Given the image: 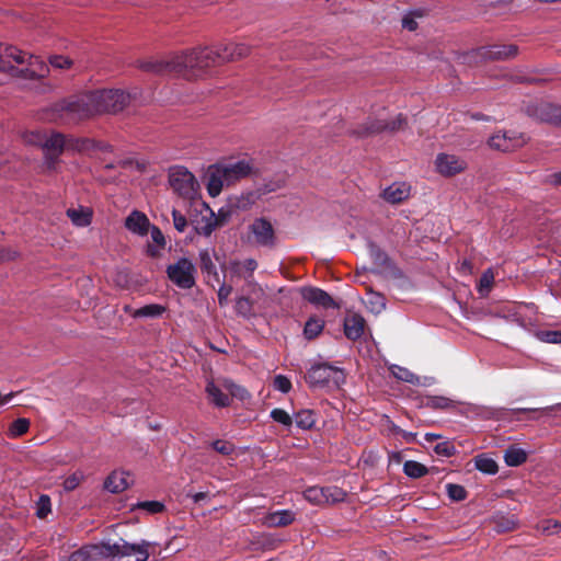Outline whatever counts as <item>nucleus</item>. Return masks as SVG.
Segmentation results:
<instances>
[{
  "label": "nucleus",
  "instance_id": "obj_15",
  "mask_svg": "<svg viewBox=\"0 0 561 561\" xmlns=\"http://www.w3.org/2000/svg\"><path fill=\"white\" fill-rule=\"evenodd\" d=\"M301 297L317 306V307H323L324 309L329 308H340V305L334 301V299L323 289L318 287H302L301 290Z\"/></svg>",
  "mask_w": 561,
  "mask_h": 561
},
{
  "label": "nucleus",
  "instance_id": "obj_49",
  "mask_svg": "<svg viewBox=\"0 0 561 561\" xmlns=\"http://www.w3.org/2000/svg\"><path fill=\"white\" fill-rule=\"evenodd\" d=\"M48 61L53 68L61 69V70L69 69L73 65V60L71 58H69L67 56H62V55H51L48 58Z\"/></svg>",
  "mask_w": 561,
  "mask_h": 561
},
{
  "label": "nucleus",
  "instance_id": "obj_51",
  "mask_svg": "<svg viewBox=\"0 0 561 561\" xmlns=\"http://www.w3.org/2000/svg\"><path fill=\"white\" fill-rule=\"evenodd\" d=\"M225 387L229 391L230 396L240 400H245L250 397L248 390L244 387L236 385L232 381H226Z\"/></svg>",
  "mask_w": 561,
  "mask_h": 561
},
{
  "label": "nucleus",
  "instance_id": "obj_57",
  "mask_svg": "<svg viewBox=\"0 0 561 561\" xmlns=\"http://www.w3.org/2000/svg\"><path fill=\"white\" fill-rule=\"evenodd\" d=\"M393 375L398 379L403 380L405 382H411V383H413L414 380L416 379V376L413 373H411L409 369L403 368V367H397V371H393Z\"/></svg>",
  "mask_w": 561,
  "mask_h": 561
},
{
  "label": "nucleus",
  "instance_id": "obj_54",
  "mask_svg": "<svg viewBox=\"0 0 561 561\" xmlns=\"http://www.w3.org/2000/svg\"><path fill=\"white\" fill-rule=\"evenodd\" d=\"M273 386L276 390L288 393L291 389V381L284 375H277L274 378Z\"/></svg>",
  "mask_w": 561,
  "mask_h": 561
},
{
  "label": "nucleus",
  "instance_id": "obj_53",
  "mask_svg": "<svg viewBox=\"0 0 561 561\" xmlns=\"http://www.w3.org/2000/svg\"><path fill=\"white\" fill-rule=\"evenodd\" d=\"M211 447L224 456H229L234 450V445L230 442L224 440V439H216L211 443Z\"/></svg>",
  "mask_w": 561,
  "mask_h": 561
},
{
  "label": "nucleus",
  "instance_id": "obj_42",
  "mask_svg": "<svg viewBox=\"0 0 561 561\" xmlns=\"http://www.w3.org/2000/svg\"><path fill=\"white\" fill-rule=\"evenodd\" d=\"M92 545L82 547L70 554L68 561H101L99 556H93Z\"/></svg>",
  "mask_w": 561,
  "mask_h": 561
},
{
  "label": "nucleus",
  "instance_id": "obj_7",
  "mask_svg": "<svg viewBox=\"0 0 561 561\" xmlns=\"http://www.w3.org/2000/svg\"><path fill=\"white\" fill-rule=\"evenodd\" d=\"M169 183L173 191L183 198L193 199L197 195L199 185L185 167L176 165L169 171Z\"/></svg>",
  "mask_w": 561,
  "mask_h": 561
},
{
  "label": "nucleus",
  "instance_id": "obj_16",
  "mask_svg": "<svg viewBox=\"0 0 561 561\" xmlns=\"http://www.w3.org/2000/svg\"><path fill=\"white\" fill-rule=\"evenodd\" d=\"M234 214L236 211L233 210L232 206H230L229 203H227V205L220 207L218 209V213L215 214L211 224L204 226H195V231L198 234L209 237L216 228H220L227 225Z\"/></svg>",
  "mask_w": 561,
  "mask_h": 561
},
{
  "label": "nucleus",
  "instance_id": "obj_12",
  "mask_svg": "<svg viewBox=\"0 0 561 561\" xmlns=\"http://www.w3.org/2000/svg\"><path fill=\"white\" fill-rule=\"evenodd\" d=\"M337 374H342V370L337 367L328 364V363H319L311 366L307 374V381L311 386H325L330 382L331 379H334L335 383H339V378L334 376Z\"/></svg>",
  "mask_w": 561,
  "mask_h": 561
},
{
  "label": "nucleus",
  "instance_id": "obj_23",
  "mask_svg": "<svg viewBox=\"0 0 561 561\" xmlns=\"http://www.w3.org/2000/svg\"><path fill=\"white\" fill-rule=\"evenodd\" d=\"M365 319L359 314H352L344 320V334L352 341L358 340L364 334Z\"/></svg>",
  "mask_w": 561,
  "mask_h": 561
},
{
  "label": "nucleus",
  "instance_id": "obj_24",
  "mask_svg": "<svg viewBox=\"0 0 561 561\" xmlns=\"http://www.w3.org/2000/svg\"><path fill=\"white\" fill-rule=\"evenodd\" d=\"M296 514L290 510H282L268 513L264 518V524L268 527H286L294 523Z\"/></svg>",
  "mask_w": 561,
  "mask_h": 561
},
{
  "label": "nucleus",
  "instance_id": "obj_45",
  "mask_svg": "<svg viewBox=\"0 0 561 561\" xmlns=\"http://www.w3.org/2000/svg\"><path fill=\"white\" fill-rule=\"evenodd\" d=\"M537 337L545 343L561 344V329L560 330H540L537 332Z\"/></svg>",
  "mask_w": 561,
  "mask_h": 561
},
{
  "label": "nucleus",
  "instance_id": "obj_34",
  "mask_svg": "<svg viewBox=\"0 0 561 561\" xmlns=\"http://www.w3.org/2000/svg\"><path fill=\"white\" fill-rule=\"evenodd\" d=\"M403 472L412 479H419L428 473V469L423 463L415 460H407L403 463Z\"/></svg>",
  "mask_w": 561,
  "mask_h": 561
},
{
  "label": "nucleus",
  "instance_id": "obj_28",
  "mask_svg": "<svg viewBox=\"0 0 561 561\" xmlns=\"http://www.w3.org/2000/svg\"><path fill=\"white\" fill-rule=\"evenodd\" d=\"M209 401L217 408H227L231 403L229 394L222 392L214 381H208L205 389Z\"/></svg>",
  "mask_w": 561,
  "mask_h": 561
},
{
  "label": "nucleus",
  "instance_id": "obj_8",
  "mask_svg": "<svg viewBox=\"0 0 561 561\" xmlns=\"http://www.w3.org/2000/svg\"><path fill=\"white\" fill-rule=\"evenodd\" d=\"M195 273L194 264L186 257H181L167 267L169 279L182 289H191L195 286Z\"/></svg>",
  "mask_w": 561,
  "mask_h": 561
},
{
  "label": "nucleus",
  "instance_id": "obj_6",
  "mask_svg": "<svg viewBox=\"0 0 561 561\" xmlns=\"http://www.w3.org/2000/svg\"><path fill=\"white\" fill-rule=\"evenodd\" d=\"M57 108L72 121L85 119L96 114L91 92L64 100Z\"/></svg>",
  "mask_w": 561,
  "mask_h": 561
},
{
  "label": "nucleus",
  "instance_id": "obj_44",
  "mask_svg": "<svg viewBox=\"0 0 561 561\" xmlns=\"http://www.w3.org/2000/svg\"><path fill=\"white\" fill-rule=\"evenodd\" d=\"M28 428L30 421L27 419L20 417L11 423L9 431L12 437H20L27 433Z\"/></svg>",
  "mask_w": 561,
  "mask_h": 561
},
{
  "label": "nucleus",
  "instance_id": "obj_56",
  "mask_svg": "<svg viewBox=\"0 0 561 561\" xmlns=\"http://www.w3.org/2000/svg\"><path fill=\"white\" fill-rule=\"evenodd\" d=\"M50 512V500L47 495H42L39 497V505L36 512V515L39 518H44Z\"/></svg>",
  "mask_w": 561,
  "mask_h": 561
},
{
  "label": "nucleus",
  "instance_id": "obj_4",
  "mask_svg": "<svg viewBox=\"0 0 561 561\" xmlns=\"http://www.w3.org/2000/svg\"><path fill=\"white\" fill-rule=\"evenodd\" d=\"M85 142L87 140L84 139L66 138L65 135L60 133H51L49 136L44 135L39 139V145L45 153L47 169L50 171L56 169L59 156L65 149L80 151L84 148Z\"/></svg>",
  "mask_w": 561,
  "mask_h": 561
},
{
  "label": "nucleus",
  "instance_id": "obj_33",
  "mask_svg": "<svg viewBox=\"0 0 561 561\" xmlns=\"http://www.w3.org/2000/svg\"><path fill=\"white\" fill-rule=\"evenodd\" d=\"M476 468L486 474H495L499 471L496 461L485 455H478L474 458Z\"/></svg>",
  "mask_w": 561,
  "mask_h": 561
},
{
  "label": "nucleus",
  "instance_id": "obj_13",
  "mask_svg": "<svg viewBox=\"0 0 561 561\" xmlns=\"http://www.w3.org/2000/svg\"><path fill=\"white\" fill-rule=\"evenodd\" d=\"M435 165L437 172L446 178L459 174L467 169V162L463 159L448 153L437 154Z\"/></svg>",
  "mask_w": 561,
  "mask_h": 561
},
{
  "label": "nucleus",
  "instance_id": "obj_35",
  "mask_svg": "<svg viewBox=\"0 0 561 561\" xmlns=\"http://www.w3.org/2000/svg\"><path fill=\"white\" fill-rule=\"evenodd\" d=\"M165 311V307L158 304L146 305L134 311V318H159Z\"/></svg>",
  "mask_w": 561,
  "mask_h": 561
},
{
  "label": "nucleus",
  "instance_id": "obj_40",
  "mask_svg": "<svg viewBox=\"0 0 561 561\" xmlns=\"http://www.w3.org/2000/svg\"><path fill=\"white\" fill-rule=\"evenodd\" d=\"M270 416L274 422L282 424L286 428H289L294 423V416L280 408L273 409Z\"/></svg>",
  "mask_w": 561,
  "mask_h": 561
},
{
  "label": "nucleus",
  "instance_id": "obj_22",
  "mask_svg": "<svg viewBox=\"0 0 561 561\" xmlns=\"http://www.w3.org/2000/svg\"><path fill=\"white\" fill-rule=\"evenodd\" d=\"M410 196V186L404 183H393L382 192L385 201L391 204H399Z\"/></svg>",
  "mask_w": 561,
  "mask_h": 561
},
{
  "label": "nucleus",
  "instance_id": "obj_5",
  "mask_svg": "<svg viewBox=\"0 0 561 561\" xmlns=\"http://www.w3.org/2000/svg\"><path fill=\"white\" fill-rule=\"evenodd\" d=\"M96 114L117 113L130 102V95L123 90H98L91 92Z\"/></svg>",
  "mask_w": 561,
  "mask_h": 561
},
{
  "label": "nucleus",
  "instance_id": "obj_52",
  "mask_svg": "<svg viewBox=\"0 0 561 561\" xmlns=\"http://www.w3.org/2000/svg\"><path fill=\"white\" fill-rule=\"evenodd\" d=\"M236 311L242 317H249L252 311V302L249 297H240L236 301Z\"/></svg>",
  "mask_w": 561,
  "mask_h": 561
},
{
  "label": "nucleus",
  "instance_id": "obj_43",
  "mask_svg": "<svg viewBox=\"0 0 561 561\" xmlns=\"http://www.w3.org/2000/svg\"><path fill=\"white\" fill-rule=\"evenodd\" d=\"M446 492H447L448 497L455 502H461V501L466 500L468 496L467 490L460 484H455V483L446 484Z\"/></svg>",
  "mask_w": 561,
  "mask_h": 561
},
{
  "label": "nucleus",
  "instance_id": "obj_41",
  "mask_svg": "<svg viewBox=\"0 0 561 561\" xmlns=\"http://www.w3.org/2000/svg\"><path fill=\"white\" fill-rule=\"evenodd\" d=\"M133 510H142L149 514L162 513L165 510V505L160 501H142L138 502L133 506Z\"/></svg>",
  "mask_w": 561,
  "mask_h": 561
},
{
  "label": "nucleus",
  "instance_id": "obj_31",
  "mask_svg": "<svg viewBox=\"0 0 561 561\" xmlns=\"http://www.w3.org/2000/svg\"><path fill=\"white\" fill-rule=\"evenodd\" d=\"M504 460L510 467H518L527 460V454L522 448L510 446L504 453Z\"/></svg>",
  "mask_w": 561,
  "mask_h": 561
},
{
  "label": "nucleus",
  "instance_id": "obj_17",
  "mask_svg": "<svg viewBox=\"0 0 561 561\" xmlns=\"http://www.w3.org/2000/svg\"><path fill=\"white\" fill-rule=\"evenodd\" d=\"M250 230L260 245L267 247L274 244V228L266 218H256L250 226Z\"/></svg>",
  "mask_w": 561,
  "mask_h": 561
},
{
  "label": "nucleus",
  "instance_id": "obj_32",
  "mask_svg": "<svg viewBox=\"0 0 561 561\" xmlns=\"http://www.w3.org/2000/svg\"><path fill=\"white\" fill-rule=\"evenodd\" d=\"M67 216L71 219L72 224L78 227H87L91 222L92 214L90 210L80 208H69L67 210Z\"/></svg>",
  "mask_w": 561,
  "mask_h": 561
},
{
  "label": "nucleus",
  "instance_id": "obj_1",
  "mask_svg": "<svg viewBox=\"0 0 561 561\" xmlns=\"http://www.w3.org/2000/svg\"><path fill=\"white\" fill-rule=\"evenodd\" d=\"M224 64L221 45L196 48L172 56L170 59H149L138 62V67L156 75L175 73L183 77L196 76L195 71Z\"/></svg>",
  "mask_w": 561,
  "mask_h": 561
},
{
  "label": "nucleus",
  "instance_id": "obj_11",
  "mask_svg": "<svg viewBox=\"0 0 561 561\" xmlns=\"http://www.w3.org/2000/svg\"><path fill=\"white\" fill-rule=\"evenodd\" d=\"M528 140L529 137L524 133L503 130L490 137L489 146L503 152H511L526 145Z\"/></svg>",
  "mask_w": 561,
  "mask_h": 561
},
{
  "label": "nucleus",
  "instance_id": "obj_26",
  "mask_svg": "<svg viewBox=\"0 0 561 561\" xmlns=\"http://www.w3.org/2000/svg\"><path fill=\"white\" fill-rule=\"evenodd\" d=\"M382 131H385V121L369 117L364 124L354 129L353 134L359 138H365Z\"/></svg>",
  "mask_w": 561,
  "mask_h": 561
},
{
  "label": "nucleus",
  "instance_id": "obj_2",
  "mask_svg": "<svg viewBox=\"0 0 561 561\" xmlns=\"http://www.w3.org/2000/svg\"><path fill=\"white\" fill-rule=\"evenodd\" d=\"M0 71H16L24 79H41L49 73V67L38 56L27 55L12 45L0 43Z\"/></svg>",
  "mask_w": 561,
  "mask_h": 561
},
{
  "label": "nucleus",
  "instance_id": "obj_62",
  "mask_svg": "<svg viewBox=\"0 0 561 561\" xmlns=\"http://www.w3.org/2000/svg\"><path fill=\"white\" fill-rule=\"evenodd\" d=\"M202 206L205 209V211L207 213V215H203L202 219L199 221H197L195 226L208 225V224H211V221L214 220L215 213L205 203H202Z\"/></svg>",
  "mask_w": 561,
  "mask_h": 561
},
{
  "label": "nucleus",
  "instance_id": "obj_37",
  "mask_svg": "<svg viewBox=\"0 0 561 561\" xmlns=\"http://www.w3.org/2000/svg\"><path fill=\"white\" fill-rule=\"evenodd\" d=\"M256 268L257 262L254 259H247L243 262H231V272L238 276H242L243 271H245L249 276H251Z\"/></svg>",
  "mask_w": 561,
  "mask_h": 561
},
{
  "label": "nucleus",
  "instance_id": "obj_48",
  "mask_svg": "<svg viewBox=\"0 0 561 561\" xmlns=\"http://www.w3.org/2000/svg\"><path fill=\"white\" fill-rule=\"evenodd\" d=\"M199 259H201V270L202 272L204 273H207V274H213V275H216L217 276V268H216V265L214 264L211 257H210V254L207 250L205 251H202L199 253Z\"/></svg>",
  "mask_w": 561,
  "mask_h": 561
},
{
  "label": "nucleus",
  "instance_id": "obj_46",
  "mask_svg": "<svg viewBox=\"0 0 561 561\" xmlns=\"http://www.w3.org/2000/svg\"><path fill=\"white\" fill-rule=\"evenodd\" d=\"M369 253L374 262L379 265L387 267L389 265V257L386 252H383L378 245L370 244L369 247Z\"/></svg>",
  "mask_w": 561,
  "mask_h": 561
},
{
  "label": "nucleus",
  "instance_id": "obj_20",
  "mask_svg": "<svg viewBox=\"0 0 561 561\" xmlns=\"http://www.w3.org/2000/svg\"><path fill=\"white\" fill-rule=\"evenodd\" d=\"M125 227L138 236H146L150 229L148 217L138 210H133L125 219Z\"/></svg>",
  "mask_w": 561,
  "mask_h": 561
},
{
  "label": "nucleus",
  "instance_id": "obj_29",
  "mask_svg": "<svg viewBox=\"0 0 561 561\" xmlns=\"http://www.w3.org/2000/svg\"><path fill=\"white\" fill-rule=\"evenodd\" d=\"M325 321L317 316H311L305 323L304 336L308 341L317 339L323 331Z\"/></svg>",
  "mask_w": 561,
  "mask_h": 561
},
{
  "label": "nucleus",
  "instance_id": "obj_19",
  "mask_svg": "<svg viewBox=\"0 0 561 561\" xmlns=\"http://www.w3.org/2000/svg\"><path fill=\"white\" fill-rule=\"evenodd\" d=\"M205 180L207 192L211 197L218 196L226 185V179L219 164H213L207 169Z\"/></svg>",
  "mask_w": 561,
  "mask_h": 561
},
{
  "label": "nucleus",
  "instance_id": "obj_21",
  "mask_svg": "<svg viewBox=\"0 0 561 561\" xmlns=\"http://www.w3.org/2000/svg\"><path fill=\"white\" fill-rule=\"evenodd\" d=\"M491 524L493 525V529L496 533L503 534L517 529L519 526V520L513 514L497 512L492 516Z\"/></svg>",
  "mask_w": 561,
  "mask_h": 561
},
{
  "label": "nucleus",
  "instance_id": "obj_47",
  "mask_svg": "<svg viewBox=\"0 0 561 561\" xmlns=\"http://www.w3.org/2000/svg\"><path fill=\"white\" fill-rule=\"evenodd\" d=\"M407 117L403 114H398L396 118L391 121H385V131L394 133L402 130L407 127Z\"/></svg>",
  "mask_w": 561,
  "mask_h": 561
},
{
  "label": "nucleus",
  "instance_id": "obj_64",
  "mask_svg": "<svg viewBox=\"0 0 561 561\" xmlns=\"http://www.w3.org/2000/svg\"><path fill=\"white\" fill-rule=\"evenodd\" d=\"M207 497H208V493L207 492H197L194 495H192V499H193L194 503H199V502L204 501Z\"/></svg>",
  "mask_w": 561,
  "mask_h": 561
},
{
  "label": "nucleus",
  "instance_id": "obj_30",
  "mask_svg": "<svg viewBox=\"0 0 561 561\" xmlns=\"http://www.w3.org/2000/svg\"><path fill=\"white\" fill-rule=\"evenodd\" d=\"M316 413L313 410L302 409L294 414V422L300 430H311L316 424Z\"/></svg>",
  "mask_w": 561,
  "mask_h": 561
},
{
  "label": "nucleus",
  "instance_id": "obj_3",
  "mask_svg": "<svg viewBox=\"0 0 561 561\" xmlns=\"http://www.w3.org/2000/svg\"><path fill=\"white\" fill-rule=\"evenodd\" d=\"M149 542L129 543L122 540V543L92 545L93 556H99L101 561H147L149 558Z\"/></svg>",
  "mask_w": 561,
  "mask_h": 561
},
{
  "label": "nucleus",
  "instance_id": "obj_27",
  "mask_svg": "<svg viewBox=\"0 0 561 561\" xmlns=\"http://www.w3.org/2000/svg\"><path fill=\"white\" fill-rule=\"evenodd\" d=\"M224 62L241 59L249 55L250 47L245 44L229 43L221 45Z\"/></svg>",
  "mask_w": 561,
  "mask_h": 561
},
{
  "label": "nucleus",
  "instance_id": "obj_60",
  "mask_svg": "<svg viewBox=\"0 0 561 561\" xmlns=\"http://www.w3.org/2000/svg\"><path fill=\"white\" fill-rule=\"evenodd\" d=\"M80 482H81V476H79L78 473H73V474L69 476L68 478H66V480L64 481V488L66 491H72L77 486H79Z\"/></svg>",
  "mask_w": 561,
  "mask_h": 561
},
{
  "label": "nucleus",
  "instance_id": "obj_25",
  "mask_svg": "<svg viewBox=\"0 0 561 561\" xmlns=\"http://www.w3.org/2000/svg\"><path fill=\"white\" fill-rule=\"evenodd\" d=\"M129 474L124 471H113L104 481V489L111 493H119L125 491L129 482Z\"/></svg>",
  "mask_w": 561,
  "mask_h": 561
},
{
  "label": "nucleus",
  "instance_id": "obj_36",
  "mask_svg": "<svg viewBox=\"0 0 561 561\" xmlns=\"http://www.w3.org/2000/svg\"><path fill=\"white\" fill-rule=\"evenodd\" d=\"M255 196L253 193H247L241 196L230 197L228 203L232 206L233 210L237 213L238 210H247L252 204H254Z\"/></svg>",
  "mask_w": 561,
  "mask_h": 561
},
{
  "label": "nucleus",
  "instance_id": "obj_63",
  "mask_svg": "<svg viewBox=\"0 0 561 561\" xmlns=\"http://www.w3.org/2000/svg\"><path fill=\"white\" fill-rule=\"evenodd\" d=\"M547 524L548 525L543 527V530L549 535L556 534L557 529L561 527V525L558 522L548 520Z\"/></svg>",
  "mask_w": 561,
  "mask_h": 561
},
{
  "label": "nucleus",
  "instance_id": "obj_58",
  "mask_svg": "<svg viewBox=\"0 0 561 561\" xmlns=\"http://www.w3.org/2000/svg\"><path fill=\"white\" fill-rule=\"evenodd\" d=\"M416 13L411 12L403 16L402 19V27L408 31H415L417 28V22L415 21ZM421 16V14H417Z\"/></svg>",
  "mask_w": 561,
  "mask_h": 561
},
{
  "label": "nucleus",
  "instance_id": "obj_55",
  "mask_svg": "<svg viewBox=\"0 0 561 561\" xmlns=\"http://www.w3.org/2000/svg\"><path fill=\"white\" fill-rule=\"evenodd\" d=\"M172 218H173L174 228L179 232H184L185 229L188 226L186 217L181 211H179L176 209H173L172 210Z\"/></svg>",
  "mask_w": 561,
  "mask_h": 561
},
{
  "label": "nucleus",
  "instance_id": "obj_59",
  "mask_svg": "<svg viewBox=\"0 0 561 561\" xmlns=\"http://www.w3.org/2000/svg\"><path fill=\"white\" fill-rule=\"evenodd\" d=\"M232 293V287L230 285H225L222 284L220 287H219V290H218V302L219 305L222 307L225 305H227L228 302V297L230 296V294Z\"/></svg>",
  "mask_w": 561,
  "mask_h": 561
},
{
  "label": "nucleus",
  "instance_id": "obj_18",
  "mask_svg": "<svg viewBox=\"0 0 561 561\" xmlns=\"http://www.w3.org/2000/svg\"><path fill=\"white\" fill-rule=\"evenodd\" d=\"M518 47L514 44L491 45L481 48V55L492 60H506L516 57Z\"/></svg>",
  "mask_w": 561,
  "mask_h": 561
},
{
  "label": "nucleus",
  "instance_id": "obj_10",
  "mask_svg": "<svg viewBox=\"0 0 561 561\" xmlns=\"http://www.w3.org/2000/svg\"><path fill=\"white\" fill-rule=\"evenodd\" d=\"M346 492L335 485L330 486H310L304 492L305 499L316 505L334 504L343 502Z\"/></svg>",
  "mask_w": 561,
  "mask_h": 561
},
{
  "label": "nucleus",
  "instance_id": "obj_61",
  "mask_svg": "<svg viewBox=\"0 0 561 561\" xmlns=\"http://www.w3.org/2000/svg\"><path fill=\"white\" fill-rule=\"evenodd\" d=\"M151 238H152L153 242L157 243L160 248H164V245H165L164 236H163L162 231L156 226L151 227Z\"/></svg>",
  "mask_w": 561,
  "mask_h": 561
},
{
  "label": "nucleus",
  "instance_id": "obj_50",
  "mask_svg": "<svg viewBox=\"0 0 561 561\" xmlns=\"http://www.w3.org/2000/svg\"><path fill=\"white\" fill-rule=\"evenodd\" d=\"M434 451L438 456L451 457V456L456 455L457 449H456L454 443H451L449 440H445V442L436 444L434 447Z\"/></svg>",
  "mask_w": 561,
  "mask_h": 561
},
{
  "label": "nucleus",
  "instance_id": "obj_14",
  "mask_svg": "<svg viewBox=\"0 0 561 561\" xmlns=\"http://www.w3.org/2000/svg\"><path fill=\"white\" fill-rule=\"evenodd\" d=\"M222 175L226 179V185L229 186L237 181L249 176L252 173V165L249 161L240 160L231 163L219 164Z\"/></svg>",
  "mask_w": 561,
  "mask_h": 561
},
{
  "label": "nucleus",
  "instance_id": "obj_39",
  "mask_svg": "<svg viewBox=\"0 0 561 561\" xmlns=\"http://www.w3.org/2000/svg\"><path fill=\"white\" fill-rule=\"evenodd\" d=\"M493 282H494V275H493V272L491 270H486L485 272H483V274L481 275L480 279H479V283H478V291L479 294L484 297L486 296L492 286H493Z\"/></svg>",
  "mask_w": 561,
  "mask_h": 561
},
{
  "label": "nucleus",
  "instance_id": "obj_9",
  "mask_svg": "<svg viewBox=\"0 0 561 561\" xmlns=\"http://www.w3.org/2000/svg\"><path fill=\"white\" fill-rule=\"evenodd\" d=\"M527 116L541 122L561 127V105L550 102H530L525 106Z\"/></svg>",
  "mask_w": 561,
  "mask_h": 561
},
{
  "label": "nucleus",
  "instance_id": "obj_38",
  "mask_svg": "<svg viewBox=\"0 0 561 561\" xmlns=\"http://www.w3.org/2000/svg\"><path fill=\"white\" fill-rule=\"evenodd\" d=\"M423 404L434 410H446L453 407V400L442 396L427 397Z\"/></svg>",
  "mask_w": 561,
  "mask_h": 561
}]
</instances>
